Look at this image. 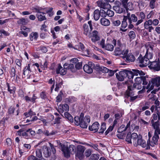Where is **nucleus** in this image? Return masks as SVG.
<instances>
[{"label": "nucleus", "instance_id": "obj_24", "mask_svg": "<svg viewBox=\"0 0 160 160\" xmlns=\"http://www.w3.org/2000/svg\"><path fill=\"white\" fill-rule=\"evenodd\" d=\"M131 136L132 140L134 143V146H137V141L138 138L139 136H138L137 134L136 133H133L132 134H131Z\"/></svg>", "mask_w": 160, "mask_h": 160}, {"label": "nucleus", "instance_id": "obj_40", "mask_svg": "<svg viewBox=\"0 0 160 160\" xmlns=\"http://www.w3.org/2000/svg\"><path fill=\"white\" fill-rule=\"evenodd\" d=\"M144 56L145 57L146 59H148V60H149L152 58L153 54L152 52H149L148 50Z\"/></svg>", "mask_w": 160, "mask_h": 160}, {"label": "nucleus", "instance_id": "obj_42", "mask_svg": "<svg viewBox=\"0 0 160 160\" xmlns=\"http://www.w3.org/2000/svg\"><path fill=\"white\" fill-rule=\"evenodd\" d=\"M128 19H126V16H124L123 21H122L121 27L123 28H125L127 26L128 24L127 22V20Z\"/></svg>", "mask_w": 160, "mask_h": 160}, {"label": "nucleus", "instance_id": "obj_61", "mask_svg": "<svg viewBox=\"0 0 160 160\" xmlns=\"http://www.w3.org/2000/svg\"><path fill=\"white\" fill-rule=\"evenodd\" d=\"M43 133L47 136H49L50 135H54L55 133L53 132L49 133L48 131V130H45L43 131Z\"/></svg>", "mask_w": 160, "mask_h": 160}, {"label": "nucleus", "instance_id": "obj_37", "mask_svg": "<svg viewBox=\"0 0 160 160\" xmlns=\"http://www.w3.org/2000/svg\"><path fill=\"white\" fill-rule=\"evenodd\" d=\"M64 115L65 117L70 122H73V119L72 117L68 112H66L64 113Z\"/></svg>", "mask_w": 160, "mask_h": 160}, {"label": "nucleus", "instance_id": "obj_18", "mask_svg": "<svg viewBox=\"0 0 160 160\" xmlns=\"http://www.w3.org/2000/svg\"><path fill=\"white\" fill-rule=\"evenodd\" d=\"M130 125V122H129L127 124L126 126L125 125H122L118 130V132L119 133H121L123 132L126 131L129 128Z\"/></svg>", "mask_w": 160, "mask_h": 160}, {"label": "nucleus", "instance_id": "obj_21", "mask_svg": "<svg viewBox=\"0 0 160 160\" xmlns=\"http://www.w3.org/2000/svg\"><path fill=\"white\" fill-rule=\"evenodd\" d=\"M148 77L144 76H142V84L143 85H147V84L148 82H149V83L147 87V88L149 90H151V88H150L151 86V81L149 80L148 79Z\"/></svg>", "mask_w": 160, "mask_h": 160}, {"label": "nucleus", "instance_id": "obj_15", "mask_svg": "<svg viewBox=\"0 0 160 160\" xmlns=\"http://www.w3.org/2000/svg\"><path fill=\"white\" fill-rule=\"evenodd\" d=\"M100 38L98 35V32L97 31H94L92 32L91 40L93 42H95L100 40Z\"/></svg>", "mask_w": 160, "mask_h": 160}, {"label": "nucleus", "instance_id": "obj_60", "mask_svg": "<svg viewBox=\"0 0 160 160\" xmlns=\"http://www.w3.org/2000/svg\"><path fill=\"white\" fill-rule=\"evenodd\" d=\"M99 11L101 16L103 17H105L106 16V12L105 11L101 9Z\"/></svg>", "mask_w": 160, "mask_h": 160}, {"label": "nucleus", "instance_id": "obj_48", "mask_svg": "<svg viewBox=\"0 0 160 160\" xmlns=\"http://www.w3.org/2000/svg\"><path fill=\"white\" fill-rule=\"evenodd\" d=\"M126 141L128 142V143H132V140L131 133H128L126 136Z\"/></svg>", "mask_w": 160, "mask_h": 160}, {"label": "nucleus", "instance_id": "obj_53", "mask_svg": "<svg viewBox=\"0 0 160 160\" xmlns=\"http://www.w3.org/2000/svg\"><path fill=\"white\" fill-rule=\"evenodd\" d=\"M76 156L77 158H78L80 160H81L84 158L83 153L77 152Z\"/></svg>", "mask_w": 160, "mask_h": 160}, {"label": "nucleus", "instance_id": "obj_10", "mask_svg": "<svg viewBox=\"0 0 160 160\" xmlns=\"http://www.w3.org/2000/svg\"><path fill=\"white\" fill-rule=\"evenodd\" d=\"M151 82H152L150 88L151 90L153 89L154 86L159 87L160 86V77L153 78L151 79Z\"/></svg>", "mask_w": 160, "mask_h": 160}, {"label": "nucleus", "instance_id": "obj_29", "mask_svg": "<svg viewBox=\"0 0 160 160\" xmlns=\"http://www.w3.org/2000/svg\"><path fill=\"white\" fill-rule=\"evenodd\" d=\"M101 24L104 26H108L110 24L109 20L105 18H102L100 19Z\"/></svg>", "mask_w": 160, "mask_h": 160}, {"label": "nucleus", "instance_id": "obj_55", "mask_svg": "<svg viewBox=\"0 0 160 160\" xmlns=\"http://www.w3.org/2000/svg\"><path fill=\"white\" fill-rule=\"evenodd\" d=\"M99 72H102L104 73H108L109 71V69L107 68L104 67H101Z\"/></svg>", "mask_w": 160, "mask_h": 160}, {"label": "nucleus", "instance_id": "obj_33", "mask_svg": "<svg viewBox=\"0 0 160 160\" xmlns=\"http://www.w3.org/2000/svg\"><path fill=\"white\" fill-rule=\"evenodd\" d=\"M94 18L95 20H98L100 16L99 10L98 9L95 10L94 12Z\"/></svg>", "mask_w": 160, "mask_h": 160}, {"label": "nucleus", "instance_id": "obj_35", "mask_svg": "<svg viewBox=\"0 0 160 160\" xmlns=\"http://www.w3.org/2000/svg\"><path fill=\"white\" fill-rule=\"evenodd\" d=\"M112 42L114 45V46H116V47H122V46L121 40H118L117 42L115 39H114L112 41Z\"/></svg>", "mask_w": 160, "mask_h": 160}, {"label": "nucleus", "instance_id": "obj_6", "mask_svg": "<svg viewBox=\"0 0 160 160\" xmlns=\"http://www.w3.org/2000/svg\"><path fill=\"white\" fill-rule=\"evenodd\" d=\"M122 58L127 62H133L135 59V56L132 53H128V49L123 51Z\"/></svg>", "mask_w": 160, "mask_h": 160}, {"label": "nucleus", "instance_id": "obj_39", "mask_svg": "<svg viewBox=\"0 0 160 160\" xmlns=\"http://www.w3.org/2000/svg\"><path fill=\"white\" fill-rule=\"evenodd\" d=\"M126 73L127 77H128V78L131 79L133 78L134 75L132 71L126 70Z\"/></svg>", "mask_w": 160, "mask_h": 160}, {"label": "nucleus", "instance_id": "obj_12", "mask_svg": "<svg viewBox=\"0 0 160 160\" xmlns=\"http://www.w3.org/2000/svg\"><path fill=\"white\" fill-rule=\"evenodd\" d=\"M149 67L151 69L156 71L160 70V61L158 59V61L151 62Z\"/></svg>", "mask_w": 160, "mask_h": 160}, {"label": "nucleus", "instance_id": "obj_13", "mask_svg": "<svg viewBox=\"0 0 160 160\" xmlns=\"http://www.w3.org/2000/svg\"><path fill=\"white\" fill-rule=\"evenodd\" d=\"M116 76L117 78L119 81H123L124 78L127 77L126 70L124 69L119 72V73H116Z\"/></svg>", "mask_w": 160, "mask_h": 160}, {"label": "nucleus", "instance_id": "obj_3", "mask_svg": "<svg viewBox=\"0 0 160 160\" xmlns=\"http://www.w3.org/2000/svg\"><path fill=\"white\" fill-rule=\"evenodd\" d=\"M160 134L159 131L154 132V135L152 138V141L151 142L150 140H148L147 141V147L146 150H148L150 149V146L152 147L154 146L155 145L158 144V141L159 138L158 134Z\"/></svg>", "mask_w": 160, "mask_h": 160}, {"label": "nucleus", "instance_id": "obj_63", "mask_svg": "<svg viewBox=\"0 0 160 160\" xmlns=\"http://www.w3.org/2000/svg\"><path fill=\"white\" fill-rule=\"evenodd\" d=\"M17 23L18 24H22L25 25L26 23V19L25 18H22L17 21Z\"/></svg>", "mask_w": 160, "mask_h": 160}, {"label": "nucleus", "instance_id": "obj_31", "mask_svg": "<svg viewBox=\"0 0 160 160\" xmlns=\"http://www.w3.org/2000/svg\"><path fill=\"white\" fill-rule=\"evenodd\" d=\"M124 50L122 51V47H116L115 48L114 52L116 55H119L121 54L123 55V51Z\"/></svg>", "mask_w": 160, "mask_h": 160}, {"label": "nucleus", "instance_id": "obj_56", "mask_svg": "<svg viewBox=\"0 0 160 160\" xmlns=\"http://www.w3.org/2000/svg\"><path fill=\"white\" fill-rule=\"evenodd\" d=\"M139 98L138 95L135 96H133L128 99L130 102H132L135 101L137 99Z\"/></svg>", "mask_w": 160, "mask_h": 160}, {"label": "nucleus", "instance_id": "obj_30", "mask_svg": "<svg viewBox=\"0 0 160 160\" xmlns=\"http://www.w3.org/2000/svg\"><path fill=\"white\" fill-rule=\"evenodd\" d=\"M25 99L27 102H31L33 103L35 102L36 99H37L36 97L34 94H33L32 97V98H30L28 96H26L25 98Z\"/></svg>", "mask_w": 160, "mask_h": 160}, {"label": "nucleus", "instance_id": "obj_1", "mask_svg": "<svg viewBox=\"0 0 160 160\" xmlns=\"http://www.w3.org/2000/svg\"><path fill=\"white\" fill-rule=\"evenodd\" d=\"M53 8H52L47 7L43 8L42 7L34 8L36 12H37L36 17L38 20L41 22L46 20L47 18L44 15L46 13H48L50 17L52 16L53 14Z\"/></svg>", "mask_w": 160, "mask_h": 160}, {"label": "nucleus", "instance_id": "obj_11", "mask_svg": "<svg viewBox=\"0 0 160 160\" xmlns=\"http://www.w3.org/2000/svg\"><path fill=\"white\" fill-rule=\"evenodd\" d=\"M90 117L89 116H85L83 119L81 121L80 126L82 128H86L90 122Z\"/></svg>", "mask_w": 160, "mask_h": 160}, {"label": "nucleus", "instance_id": "obj_52", "mask_svg": "<svg viewBox=\"0 0 160 160\" xmlns=\"http://www.w3.org/2000/svg\"><path fill=\"white\" fill-rule=\"evenodd\" d=\"M128 36L130 39H133L136 37V34L134 31H131L129 32Z\"/></svg>", "mask_w": 160, "mask_h": 160}, {"label": "nucleus", "instance_id": "obj_41", "mask_svg": "<svg viewBox=\"0 0 160 160\" xmlns=\"http://www.w3.org/2000/svg\"><path fill=\"white\" fill-rule=\"evenodd\" d=\"M84 29L83 33L86 35H87L89 32V28L88 25L87 24H84L83 25Z\"/></svg>", "mask_w": 160, "mask_h": 160}, {"label": "nucleus", "instance_id": "obj_7", "mask_svg": "<svg viewBox=\"0 0 160 160\" xmlns=\"http://www.w3.org/2000/svg\"><path fill=\"white\" fill-rule=\"evenodd\" d=\"M33 68H34V65H32V64H29L28 66H26L23 70L22 77L25 78L27 77L28 78H30L31 76L30 74L32 72Z\"/></svg>", "mask_w": 160, "mask_h": 160}, {"label": "nucleus", "instance_id": "obj_2", "mask_svg": "<svg viewBox=\"0 0 160 160\" xmlns=\"http://www.w3.org/2000/svg\"><path fill=\"white\" fill-rule=\"evenodd\" d=\"M59 147L60 149L63 152L64 156L66 158H69L70 157L71 153L75 152L76 147L74 145H71L68 147H66L63 143H59Z\"/></svg>", "mask_w": 160, "mask_h": 160}, {"label": "nucleus", "instance_id": "obj_32", "mask_svg": "<svg viewBox=\"0 0 160 160\" xmlns=\"http://www.w3.org/2000/svg\"><path fill=\"white\" fill-rule=\"evenodd\" d=\"M132 71L134 75L138 76V75H144L145 73L144 72L141 70H139L138 69H132Z\"/></svg>", "mask_w": 160, "mask_h": 160}, {"label": "nucleus", "instance_id": "obj_43", "mask_svg": "<svg viewBox=\"0 0 160 160\" xmlns=\"http://www.w3.org/2000/svg\"><path fill=\"white\" fill-rule=\"evenodd\" d=\"M99 155L97 154H93L90 157L89 160H98Z\"/></svg>", "mask_w": 160, "mask_h": 160}, {"label": "nucleus", "instance_id": "obj_16", "mask_svg": "<svg viewBox=\"0 0 160 160\" xmlns=\"http://www.w3.org/2000/svg\"><path fill=\"white\" fill-rule=\"evenodd\" d=\"M99 124L98 122L94 123L91 126H89L88 128L90 131L94 132H97L99 129Z\"/></svg>", "mask_w": 160, "mask_h": 160}, {"label": "nucleus", "instance_id": "obj_22", "mask_svg": "<svg viewBox=\"0 0 160 160\" xmlns=\"http://www.w3.org/2000/svg\"><path fill=\"white\" fill-rule=\"evenodd\" d=\"M51 149L52 148L47 146L44 147L43 153L45 157L48 158L50 156L51 154Z\"/></svg>", "mask_w": 160, "mask_h": 160}, {"label": "nucleus", "instance_id": "obj_19", "mask_svg": "<svg viewBox=\"0 0 160 160\" xmlns=\"http://www.w3.org/2000/svg\"><path fill=\"white\" fill-rule=\"evenodd\" d=\"M69 109V106L67 104H64L60 105L58 111L59 113H63L64 112L68 111Z\"/></svg>", "mask_w": 160, "mask_h": 160}, {"label": "nucleus", "instance_id": "obj_59", "mask_svg": "<svg viewBox=\"0 0 160 160\" xmlns=\"http://www.w3.org/2000/svg\"><path fill=\"white\" fill-rule=\"evenodd\" d=\"M62 93L61 92H60L59 94L56 97L57 102H60L62 100Z\"/></svg>", "mask_w": 160, "mask_h": 160}, {"label": "nucleus", "instance_id": "obj_26", "mask_svg": "<svg viewBox=\"0 0 160 160\" xmlns=\"http://www.w3.org/2000/svg\"><path fill=\"white\" fill-rule=\"evenodd\" d=\"M113 9L117 13H121L123 11H125V9L124 8L121 7L119 6H115L113 7Z\"/></svg>", "mask_w": 160, "mask_h": 160}, {"label": "nucleus", "instance_id": "obj_9", "mask_svg": "<svg viewBox=\"0 0 160 160\" xmlns=\"http://www.w3.org/2000/svg\"><path fill=\"white\" fill-rule=\"evenodd\" d=\"M94 66V63L89 62L88 64L84 65L83 67L84 71L88 73H91L93 71V67Z\"/></svg>", "mask_w": 160, "mask_h": 160}, {"label": "nucleus", "instance_id": "obj_54", "mask_svg": "<svg viewBox=\"0 0 160 160\" xmlns=\"http://www.w3.org/2000/svg\"><path fill=\"white\" fill-rule=\"evenodd\" d=\"M114 15V12L112 10L108 9L106 12V16L108 15V17H112Z\"/></svg>", "mask_w": 160, "mask_h": 160}, {"label": "nucleus", "instance_id": "obj_62", "mask_svg": "<svg viewBox=\"0 0 160 160\" xmlns=\"http://www.w3.org/2000/svg\"><path fill=\"white\" fill-rule=\"evenodd\" d=\"M7 86L8 87V90L10 92V93L13 94L15 93V90L13 87H10L8 83H7Z\"/></svg>", "mask_w": 160, "mask_h": 160}, {"label": "nucleus", "instance_id": "obj_38", "mask_svg": "<svg viewBox=\"0 0 160 160\" xmlns=\"http://www.w3.org/2000/svg\"><path fill=\"white\" fill-rule=\"evenodd\" d=\"M74 48L80 51H83L84 49V47L82 43H80L78 45L76 46Z\"/></svg>", "mask_w": 160, "mask_h": 160}, {"label": "nucleus", "instance_id": "obj_51", "mask_svg": "<svg viewBox=\"0 0 160 160\" xmlns=\"http://www.w3.org/2000/svg\"><path fill=\"white\" fill-rule=\"evenodd\" d=\"M156 0H151L149 2V7L152 9H153L155 7V2Z\"/></svg>", "mask_w": 160, "mask_h": 160}, {"label": "nucleus", "instance_id": "obj_46", "mask_svg": "<svg viewBox=\"0 0 160 160\" xmlns=\"http://www.w3.org/2000/svg\"><path fill=\"white\" fill-rule=\"evenodd\" d=\"M152 20L151 19H149L148 21H146L144 23V26L145 28H147V27L149 26L152 24Z\"/></svg>", "mask_w": 160, "mask_h": 160}, {"label": "nucleus", "instance_id": "obj_58", "mask_svg": "<svg viewBox=\"0 0 160 160\" xmlns=\"http://www.w3.org/2000/svg\"><path fill=\"white\" fill-rule=\"evenodd\" d=\"M27 132H28V133L29 132L31 137H33L36 134L35 132L34 131L32 130L31 128H30L27 130Z\"/></svg>", "mask_w": 160, "mask_h": 160}, {"label": "nucleus", "instance_id": "obj_57", "mask_svg": "<svg viewBox=\"0 0 160 160\" xmlns=\"http://www.w3.org/2000/svg\"><path fill=\"white\" fill-rule=\"evenodd\" d=\"M101 67L99 65L97 64H94V66L93 67V69L99 72L101 70Z\"/></svg>", "mask_w": 160, "mask_h": 160}, {"label": "nucleus", "instance_id": "obj_5", "mask_svg": "<svg viewBox=\"0 0 160 160\" xmlns=\"http://www.w3.org/2000/svg\"><path fill=\"white\" fill-rule=\"evenodd\" d=\"M113 2V0H100L97 2L98 6L100 8L108 9L111 8L109 2Z\"/></svg>", "mask_w": 160, "mask_h": 160}, {"label": "nucleus", "instance_id": "obj_14", "mask_svg": "<svg viewBox=\"0 0 160 160\" xmlns=\"http://www.w3.org/2000/svg\"><path fill=\"white\" fill-rule=\"evenodd\" d=\"M136 14L139 18L140 19L138 20L135 24V26H138L143 22V20L145 18L146 16L144 13L142 12H137L136 13Z\"/></svg>", "mask_w": 160, "mask_h": 160}, {"label": "nucleus", "instance_id": "obj_4", "mask_svg": "<svg viewBox=\"0 0 160 160\" xmlns=\"http://www.w3.org/2000/svg\"><path fill=\"white\" fill-rule=\"evenodd\" d=\"M126 19L128 20L129 25L128 28L130 29H132L134 27L132 22H136L138 21V18L134 14H131L128 11L127 12V15L126 16Z\"/></svg>", "mask_w": 160, "mask_h": 160}, {"label": "nucleus", "instance_id": "obj_36", "mask_svg": "<svg viewBox=\"0 0 160 160\" xmlns=\"http://www.w3.org/2000/svg\"><path fill=\"white\" fill-rule=\"evenodd\" d=\"M114 49V46L111 44L107 43L105 44L104 49L109 51H112Z\"/></svg>", "mask_w": 160, "mask_h": 160}, {"label": "nucleus", "instance_id": "obj_50", "mask_svg": "<svg viewBox=\"0 0 160 160\" xmlns=\"http://www.w3.org/2000/svg\"><path fill=\"white\" fill-rule=\"evenodd\" d=\"M16 70L14 67L10 69V76L11 77H13V78L15 77L16 74Z\"/></svg>", "mask_w": 160, "mask_h": 160}, {"label": "nucleus", "instance_id": "obj_34", "mask_svg": "<svg viewBox=\"0 0 160 160\" xmlns=\"http://www.w3.org/2000/svg\"><path fill=\"white\" fill-rule=\"evenodd\" d=\"M77 152L84 153L85 149V148L84 146L78 145L77 147Z\"/></svg>", "mask_w": 160, "mask_h": 160}, {"label": "nucleus", "instance_id": "obj_8", "mask_svg": "<svg viewBox=\"0 0 160 160\" xmlns=\"http://www.w3.org/2000/svg\"><path fill=\"white\" fill-rule=\"evenodd\" d=\"M138 63H140L139 66L141 67H146L149 65L151 61L148 59H146L145 57H142L141 54L139 56L137 60Z\"/></svg>", "mask_w": 160, "mask_h": 160}, {"label": "nucleus", "instance_id": "obj_64", "mask_svg": "<svg viewBox=\"0 0 160 160\" xmlns=\"http://www.w3.org/2000/svg\"><path fill=\"white\" fill-rule=\"evenodd\" d=\"M142 76L140 77H137L135 79V83L137 84H141L142 82Z\"/></svg>", "mask_w": 160, "mask_h": 160}, {"label": "nucleus", "instance_id": "obj_17", "mask_svg": "<svg viewBox=\"0 0 160 160\" xmlns=\"http://www.w3.org/2000/svg\"><path fill=\"white\" fill-rule=\"evenodd\" d=\"M137 143V145H139L143 148H145L147 147L145 141L142 139V136L140 135H139Z\"/></svg>", "mask_w": 160, "mask_h": 160}, {"label": "nucleus", "instance_id": "obj_47", "mask_svg": "<svg viewBox=\"0 0 160 160\" xmlns=\"http://www.w3.org/2000/svg\"><path fill=\"white\" fill-rule=\"evenodd\" d=\"M36 156L39 158V159L42 157V151L40 149H37L36 150Z\"/></svg>", "mask_w": 160, "mask_h": 160}, {"label": "nucleus", "instance_id": "obj_27", "mask_svg": "<svg viewBox=\"0 0 160 160\" xmlns=\"http://www.w3.org/2000/svg\"><path fill=\"white\" fill-rule=\"evenodd\" d=\"M134 92L132 91H130L129 90H127L124 94L125 97L128 99L132 96H134Z\"/></svg>", "mask_w": 160, "mask_h": 160}, {"label": "nucleus", "instance_id": "obj_44", "mask_svg": "<svg viewBox=\"0 0 160 160\" xmlns=\"http://www.w3.org/2000/svg\"><path fill=\"white\" fill-rule=\"evenodd\" d=\"M158 118V115L157 114L154 113L152 115V117L151 118V123H152L153 122H154V121L156 120H158L159 121L160 120Z\"/></svg>", "mask_w": 160, "mask_h": 160}, {"label": "nucleus", "instance_id": "obj_20", "mask_svg": "<svg viewBox=\"0 0 160 160\" xmlns=\"http://www.w3.org/2000/svg\"><path fill=\"white\" fill-rule=\"evenodd\" d=\"M56 72L57 74L60 73L61 75H64L66 73V70L64 68H63L60 64H59L56 69Z\"/></svg>", "mask_w": 160, "mask_h": 160}, {"label": "nucleus", "instance_id": "obj_45", "mask_svg": "<svg viewBox=\"0 0 160 160\" xmlns=\"http://www.w3.org/2000/svg\"><path fill=\"white\" fill-rule=\"evenodd\" d=\"M106 123H102L101 126V128L99 130L98 132L99 133H103L104 131L106 129Z\"/></svg>", "mask_w": 160, "mask_h": 160}, {"label": "nucleus", "instance_id": "obj_49", "mask_svg": "<svg viewBox=\"0 0 160 160\" xmlns=\"http://www.w3.org/2000/svg\"><path fill=\"white\" fill-rule=\"evenodd\" d=\"M75 123L77 125H80L82 120L78 116H76L74 118Z\"/></svg>", "mask_w": 160, "mask_h": 160}, {"label": "nucleus", "instance_id": "obj_23", "mask_svg": "<svg viewBox=\"0 0 160 160\" xmlns=\"http://www.w3.org/2000/svg\"><path fill=\"white\" fill-rule=\"evenodd\" d=\"M29 37L31 41H36L38 37V33L37 32H32L29 35Z\"/></svg>", "mask_w": 160, "mask_h": 160}, {"label": "nucleus", "instance_id": "obj_28", "mask_svg": "<svg viewBox=\"0 0 160 160\" xmlns=\"http://www.w3.org/2000/svg\"><path fill=\"white\" fill-rule=\"evenodd\" d=\"M152 126L155 129V131H159L160 132V129L159 128V121L157 120L156 122H153L152 123H151Z\"/></svg>", "mask_w": 160, "mask_h": 160}, {"label": "nucleus", "instance_id": "obj_25", "mask_svg": "<svg viewBox=\"0 0 160 160\" xmlns=\"http://www.w3.org/2000/svg\"><path fill=\"white\" fill-rule=\"evenodd\" d=\"M155 109L156 111V113L158 116V118H160V107H157L156 106L152 105L150 108V110L152 112H153L154 109Z\"/></svg>", "mask_w": 160, "mask_h": 160}]
</instances>
